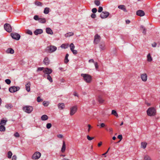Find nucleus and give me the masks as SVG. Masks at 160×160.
<instances>
[{"label":"nucleus","mask_w":160,"mask_h":160,"mask_svg":"<svg viewBox=\"0 0 160 160\" xmlns=\"http://www.w3.org/2000/svg\"><path fill=\"white\" fill-rule=\"evenodd\" d=\"M106 126V125L103 123H102L100 124V128H104V127Z\"/></svg>","instance_id":"51"},{"label":"nucleus","mask_w":160,"mask_h":160,"mask_svg":"<svg viewBox=\"0 0 160 160\" xmlns=\"http://www.w3.org/2000/svg\"><path fill=\"white\" fill-rule=\"evenodd\" d=\"M111 114L114 115L117 117H118V114L115 110H112V111Z\"/></svg>","instance_id":"33"},{"label":"nucleus","mask_w":160,"mask_h":160,"mask_svg":"<svg viewBox=\"0 0 160 160\" xmlns=\"http://www.w3.org/2000/svg\"><path fill=\"white\" fill-rule=\"evenodd\" d=\"M57 49V48L53 45L48 46L45 49V51L49 53H52L55 51Z\"/></svg>","instance_id":"3"},{"label":"nucleus","mask_w":160,"mask_h":160,"mask_svg":"<svg viewBox=\"0 0 160 160\" xmlns=\"http://www.w3.org/2000/svg\"><path fill=\"white\" fill-rule=\"evenodd\" d=\"M136 14L138 16L142 17L144 15L145 13L142 10H139L137 12Z\"/></svg>","instance_id":"14"},{"label":"nucleus","mask_w":160,"mask_h":160,"mask_svg":"<svg viewBox=\"0 0 160 160\" xmlns=\"http://www.w3.org/2000/svg\"><path fill=\"white\" fill-rule=\"evenodd\" d=\"M58 107L59 109L62 110L64 108L65 105L63 103H60L58 104Z\"/></svg>","instance_id":"19"},{"label":"nucleus","mask_w":160,"mask_h":160,"mask_svg":"<svg viewBox=\"0 0 160 160\" xmlns=\"http://www.w3.org/2000/svg\"><path fill=\"white\" fill-rule=\"evenodd\" d=\"M43 32V31L42 29H36L34 32V33L35 35H38V34H40Z\"/></svg>","instance_id":"17"},{"label":"nucleus","mask_w":160,"mask_h":160,"mask_svg":"<svg viewBox=\"0 0 160 160\" xmlns=\"http://www.w3.org/2000/svg\"><path fill=\"white\" fill-rule=\"evenodd\" d=\"M5 107L7 109H10L12 108V106L11 104H8L6 105Z\"/></svg>","instance_id":"43"},{"label":"nucleus","mask_w":160,"mask_h":160,"mask_svg":"<svg viewBox=\"0 0 160 160\" xmlns=\"http://www.w3.org/2000/svg\"><path fill=\"white\" fill-rule=\"evenodd\" d=\"M68 56H69V55L68 54H67L66 55V56H65V59H64V62L66 63H67L69 62V60L68 59Z\"/></svg>","instance_id":"30"},{"label":"nucleus","mask_w":160,"mask_h":160,"mask_svg":"<svg viewBox=\"0 0 160 160\" xmlns=\"http://www.w3.org/2000/svg\"><path fill=\"white\" fill-rule=\"evenodd\" d=\"M109 13L107 12H102L100 15V17L102 18H105L109 15Z\"/></svg>","instance_id":"10"},{"label":"nucleus","mask_w":160,"mask_h":160,"mask_svg":"<svg viewBox=\"0 0 160 160\" xmlns=\"http://www.w3.org/2000/svg\"><path fill=\"white\" fill-rule=\"evenodd\" d=\"M73 33L72 32H70L65 34V36L66 37H70L73 35Z\"/></svg>","instance_id":"34"},{"label":"nucleus","mask_w":160,"mask_h":160,"mask_svg":"<svg viewBox=\"0 0 160 160\" xmlns=\"http://www.w3.org/2000/svg\"><path fill=\"white\" fill-rule=\"evenodd\" d=\"M147 115L149 116H154L156 115L157 111L156 108L153 107L148 109L147 111Z\"/></svg>","instance_id":"1"},{"label":"nucleus","mask_w":160,"mask_h":160,"mask_svg":"<svg viewBox=\"0 0 160 160\" xmlns=\"http://www.w3.org/2000/svg\"><path fill=\"white\" fill-rule=\"evenodd\" d=\"M81 76L83 78L84 80L87 83H90L92 80V76L88 74L82 73Z\"/></svg>","instance_id":"2"},{"label":"nucleus","mask_w":160,"mask_h":160,"mask_svg":"<svg viewBox=\"0 0 160 160\" xmlns=\"http://www.w3.org/2000/svg\"><path fill=\"white\" fill-rule=\"evenodd\" d=\"M27 33L30 35H32V31L29 30H27Z\"/></svg>","instance_id":"49"},{"label":"nucleus","mask_w":160,"mask_h":160,"mask_svg":"<svg viewBox=\"0 0 160 160\" xmlns=\"http://www.w3.org/2000/svg\"><path fill=\"white\" fill-rule=\"evenodd\" d=\"M147 143L146 142H142L141 143V147L145 149L146 147Z\"/></svg>","instance_id":"29"},{"label":"nucleus","mask_w":160,"mask_h":160,"mask_svg":"<svg viewBox=\"0 0 160 160\" xmlns=\"http://www.w3.org/2000/svg\"><path fill=\"white\" fill-rule=\"evenodd\" d=\"M97 10L96 8H94L92 9V12L93 13H95L97 12Z\"/></svg>","instance_id":"55"},{"label":"nucleus","mask_w":160,"mask_h":160,"mask_svg":"<svg viewBox=\"0 0 160 160\" xmlns=\"http://www.w3.org/2000/svg\"><path fill=\"white\" fill-rule=\"evenodd\" d=\"M42 100L41 99L40 97H38L37 98V101L38 102H40Z\"/></svg>","instance_id":"53"},{"label":"nucleus","mask_w":160,"mask_h":160,"mask_svg":"<svg viewBox=\"0 0 160 160\" xmlns=\"http://www.w3.org/2000/svg\"><path fill=\"white\" fill-rule=\"evenodd\" d=\"M66 150V144L65 142L64 141H63L62 143V148L61 150V152H64Z\"/></svg>","instance_id":"20"},{"label":"nucleus","mask_w":160,"mask_h":160,"mask_svg":"<svg viewBox=\"0 0 160 160\" xmlns=\"http://www.w3.org/2000/svg\"><path fill=\"white\" fill-rule=\"evenodd\" d=\"M5 29L8 32H11L12 31V27L10 24L6 23L4 26Z\"/></svg>","instance_id":"9"},{"label":"nucleus","mask_w":160,"mask_h":160,"mask_svg":"<svg viewBox=\"0 0 160 160\" xmlns=\"http://www.w3.org/2000/svg\"><path fill=\"white\" fill-rule=\"evenodd\" d=\"M94 65H95L96 68V69H97L98 68V63L97 62H95Z\"/></svg>","instance_id":"61"},{"label":"nucleus","mask_w":160,"mask_h":160,"mask_svg":"<svg viewBox=\"0 0 160 160\" xmlns=\"http://www.w3.org/2000/svg\"><path fill=\"white\" fill-rule=\"evenodd\" d=\"M43 104L44 106H47L48 105L49 103L48 102L44 101L43 102Z\"/></svg>","instance_id":"47"},{"label":"nucleus","mask_w":160,"mask_h":160,"mask_svg":"<svg viewBox=\"0 0 160 160\" xmlns=\"http://www.w3.org/2000/svg\"><path fill=\"white\" fill-rule=\"evenodd\" d=\"M5 82L8 84H9L11 82V80L9 79H6L5 80Z\"/></svg>","instance_id":"45"},{"label":"nucleus","mask_w":160,"mask_h":160,"mask_svg":"<svg viewBox=\"0 0 160 160\" xmlns=\"http://www.w3.org/2000/svg\"><path fill=\"white\" fill-rule=\"evenodd\" d=\"M106 129L107 130H108L111 133L112 132L113 130L112 128H109L108 129L107 128H106Z\"/></svg>","instance_id":"59"},{"label":"nucleus","mask_w":160,"mask_h":160,"mask_svg":"<svg viewBox=\"0 0 160 160\" xmlns=\"http://www.w3.org/2000/svg\"><path fill=\"white\" fill-rule=\"evenodd\" d=\"M30 85L31 83L29 82H27L25 85L26 89L28 92H29L30 91Z\"/></svg>","instance_id":"15"},{"label":"nucleus","mask_w":160,"mask_h":160,"mask_svg":"<svg viewBox=\"0 0 160 160\" xmlns=\"http://www.w3.org/2000/svg\"><path fill=\"white\" fill-rule=\"evenodd\" d=\"M48 117L46 115H44L42 116L41 119L43 121H46L48 119Z\"/></svg>","instance_id":"26"},{"label":"nucleus","mask_w":160,"mask_h":160,"mask_svg":"<svg viewBox=\"0 0 160 160\" xmlns=\"http://www.w3.org/2000/svg\"><path fill=\"white\" fill-rule=\"evenodd\" d=\"M147 59L148 61L149 62H151L152 60V57L151 56L150 53H149L147 56Z\"/></svg>","instance_id":"25"},{"label":"nucleus","mask_w":160,"mask_h":160,"mask_svg":"<svg viewBox=\"0 0 160 160\" xmlns=\"http://www.w3.org/2000/svg\"><path fill=\"white\" fill-rule=\"evenodd\" d=\"M140 76L141 78L143 81L145 82L147 81L148 76L146 73H145L141 74Z\"/></svg>","instance_id":"13"},{"label":"nucleus","mask_w":160,"mask_h":160,"mask_svg":"<svg viewBox=\"0 0 160 160\" xmlns=\"http://www.w3.org/2000/svg\"><path fill=\"white\" fill-rule=\"evenodd\" d=\"M12 155V153L11 152L9 151L8 152V158H11Z\"/></svg>","instance_id":"42"},{"label":"nucleus","mask_w":160,"mask_h":160,"mask_svg":"<svg viewBox=\"0 0 160 160\" xmlns=\"http://www.w3.org/2000/svg\"><path fill=\"white\" fill-rule=\"evenodd\" d=\"M52 127V124L51 123H48L46 125V128L47 129H50Z\"/></svg>","instance_id":"44"},{"label":"nucleus","mask_w":160,"mask_h":160,"mask_svg":"<svg viewBox=\"0 0 160 160\" xmlns=\"http://www.w3.org/2000/svg\"><path fill=\"white\" fill-rule=\"evenodd\" d=\"M88 132H89L90 131V129L92 127H91V125L90 124H88Z\"/></svg>","instance_id":"63"},{"label":"nucleus","mask_w":160,"mask_h":160,"mask_svg":"<svg viewBox=\"0 0 160 160\" xmlns=\"http://www.w3.org/2000/svg\"><path fill=\"white\" fill-rule=\"evenodd\" d=\"M57 137L59 138H62L63 137V135L62 134H58L57 135Z\"/></svg>","instance_id":"64"},{"label":"nucleus","mask_w":160,"mask_h":160,"mask_svg":"<svg viewBox=\"0 0 160 160\" xmlns=\"http://www.w3.org/2000/svg\"><path fill=\"white\" fill-rule=\"evenodd\" d=\"M94 3L96 5L98 6L100 5V1L99 0H95Z\"/></svg>","instance_id":"38"},{"label":"nucleus","mask_w":160,"mask_h":160,"mask_svg":"<svg viewBox=\"0 0 160 160\" xmlns=\"http://www.w3.org/2000/svg\"><path fill=\"white\" fill-rule=\"evenodd\" d=\"M87 138L89 140H91L94 138V137H91L89 135H88Z\"/></svg>","instance_id":"52"},{"label":"nucleus","mask_w":160,"mask_h":160,"mask_svg":"<svg viewBox=\"0 0 160 160\" xmlns=\"http://www.w3.org/2000/svg\"><path fill=\"white\" fill-rule=\"evenodd\" d=\"M43 62L44 64L48 65L50 63V60L48 57H45L43 60Z\"/></svg>","instance_id":"16"},{"label":"nucleus","mask_w":160,"mask_h":160,"mask_svg":"<svg viewBox=\"0 0 160 160\" xmlns=\"http://www.w3.org/2000/svg\"><path fill=\"white\" fill-rule=\"evenodd\" d=\"M14 135L16 137H19V134L18 132L15 133Z\"/></svg>","instance_id":"56"},{"label":"nucleus","mask_w":160,"mask_h":160,"mask_svg":"<svg viewBox=\"0 0 160 160\" xmlns=\"http://www.w3.org/2000/svg\"><path fill=\"white\" fill-rule=\"evenodd\" d=\"M91 17L93 18H94L96 17V15L94 13H92L91 15Z\"/></svg>","instance_id":"58"},{"label":"nucleus","mask_w":160,"mask_h":160,"mask_svg":"<svg viewBox=\"0 0 160 160\" xmlns=\"http://www.w3.org/2000/svg\"><path fill=\"white\" fill-rule=\"evenodd\" d=\"M104 100L100 96H99L98 97V101L99 102V103H103L104 102Z\"/></svg>","instance_id":"31"},{"label":"nucleus","mask_w":160,"mask_h":160,"mask_svg":"<svg viewBox=\"0 0 160 160\" xmlns=\"http://www.w3.org/2000/svg\"><path fill=\"white\" fill-rule=\"evenodd\" d=\"M40 18H39V17L38 15H36L34 16L33 17V19L35 20H39Z\"/></svg>","instance_id":"46"},{"label":"nucleus","mask_w":160,"mask_h":160,"mask_svg":"<svg viewBox=\"0 0 160 160\" xmlns=\"http://www.w3.org/2000/svg\"><path fill=\"white\" fill-rule=\"evenodd\" d=\"M157 43L155 42H154L153 43H152V46L153 47H155L156 46Z\"/></svg>","instance_id":"62"},{"label":"nucleus","mask_w":160,"mask_h":160,"mask_svg":"<svg viewBox=\"0 0 160 160\" xmlns=\"http://www.w3.org/2000/svg\"><path fill=\"white\" fill-rule=\"evenodd\" d=\"M7 121V120L4 119L3 118L0 122V125H5L6 124Z\"/></svg>","instance_id":"24"},{"label":"nucleus","mask_w":160,"mask_h":160,"mask_svg":"<svg viewBox=\"0 0 160 160\" xmlns=\"http://www.w3.org/2000/svg\"><path fill=\"white\" fill-rule=\"evenodd\" d=\"M43 69V67H39L38 68V69H37V71L38 72L39 71H42Z\"/></svg>","instance_id":"50"},{"label":"nucleus","mask_w":160,"mask_h":160,"mask_svg":"<svg viewBox=\"0 0 160 160\" xmlns=\"http://www.w3.org/2000/svg\"><path fill=\"white\" fill-rule=\"evenodd\" d=\"M38 22L41 23H45L46 22V19L45 18H40L38 20Z\"/></svg>","instance_id":"28"},{"label":"nucleus","mask_w":160,"mask_h":160,"mask_svg":"<svg viewBox=\"0 0 160 160\" xmlns=\"http://www.w3.org/2000/svg\"><path fill=\"white\" fill-rule=\"evenodd\" d=\"M69 47L71 51H72V50H74L75 48L74 45L72 43L70 44Z\"/></svg>","instance_id":"36"},{"label":"nucleus","mask_w":160,"mask_h":160,"mask_svg":"<svg viewBox=\"0 0 160 160\" xmlns=\"http://www.w3.org/2000/svg\"><path fill=\"white\" fill-rule=\"evenodd\" d=\"M23 110L26 112L30 113L32 111L33 108L31 106H26L23 108Z\"/></svg>","instance_id":"4"},{"label":"nucleus","mask_w":160,"mask_h":160,"mask_svg":"<svg viewBox=\"0 0 160 160\" xmlns=\"http://www.w3.org/2000/svg\"><path fill=\"white\" fill-rule=\"evenodd\" d=\"M6 52L8 53H10L12 54L14 53V51L13 49L11 48H8L6 51Z\"/></svg>","instance_id":"21"},{"label":"nucleus","mask_w":160,"mask_h":160,"mask_svg":"<svg viewBox=\"0 0 160 160\" xmlns=\"http://www.w3.org/2000/svg\"><path fill=\"white\" fill-rule=\"evenodd\" d=\"M52 71L51 69L48 68H45L43 70V72L46 74H48V75H50L52 72Z\"/></svg>","instance_id":"11"},{"label":"nucleus","mask_w":160,"mask_h":160,"mask_svg":"<svg viewBox=\"0 0 160 160\" xmlns=\"http://www.w3.org/2000/svg\"><path fill=\"white\" fill-rule=\"evenodd\" d=\"M17 158V157L15 155H14L12 157V160H16Z\"/></svg>","instance_id":"60"},{"label":"nucleus","mask_w":160,"mask_h":160,"mask_svg":"<svg viewBox=\"0 0 160 160\" xmlns=\"http://www.w3.org/2000/svg\"><path fill=\"white\" fill-rule=\"evenodd\" d=\"M50 11V9L48 8H44L43 12L45 14H48Z\"/></svg>","instance_id":"27"},{"label":"nucleus","mask_w":160,"mask_h":160,"mask_svg":"<svg viewBox=\"0 0 160 160\" xmlns=\"http://www.w3.org/2000/svg\"><path fill=\"white\" fill-rule=\"evenodd\" d=\"M118 138L120 139V141H121L122 139V135H119L118 136Z\"/></svg>","instance_id":"57"},{"label":"nucleus","mask_w":160,"mask_h":160,"mask_svg":"<svg viewBox=\"0 0 160 160\" xmlns=\"http://www.w3.org/2000/svg\"><path fill=\"white\" fill-rule=\"evenodd\" d=\"M140 27L141 29H143V31L142 32V33L144 34H145L146 33V30L145 28H144V27L142 25Z\"/></svg>","instance_id":"40"},{"label":"nucleus","mask_w":160,"mask_h":160,"mask_svg":"<svg viewBox=\"0 0 160 160\" xmlns=\"http://www.w3.org/2000/svg\"><path fill=\"white\" fill-rule=\"evenodd\" d=\"M71 51L72 52V53L75 55L77 54L78 53L77 51L75 50H73L72 51Z\"/></svg>","instance_id":"54"},{"label":"nucleus","mask_w":160,"mask_h":160,"mask_svg":"<svg viewBox=\"0 0 160 160\" xmlns=\"http://www.w3.org/2000/svg\"><path fill=\"white\" fill-rule=\"evenodd\" d=\"M102 10H103L102 8V7L100 6V7H99L98 8V12H101L102 11Z\"/></svg>","instance_id":"48"},{"label":"nucleus","mask_w":160,"mask_h":160,"mask_svg":"<svg viewBox=\"0 0 160 160\" xmlns=\"http://www.w3.org/2000/svg\"><path fill=\"white\" fill-rule=\"evenodd\" d=\"M35 4L37 6H42V3L38 1H36L35 2Z\"/></svg>","instance_id":"39"},{"label":"nucleus","mask_w":160,"mask_h":160,"mask_svg":"<svg viewBox=\"0 0 160 160\" xmlns=\"http://www.w3.org/2000/svg\"><path fill=\"white\" fill-rule=\"evenodd\" d=\"M47 79L51 82H52V78L50 75H47Z\"/></svg>","instance_id":"41"},{"label":"nucleus","mask_w":160,"mask_h":160,"mask_svg":"<svg viewBox=\"0 0 160 160\" xmlns=\"http://www.w3.org/2000/svg\"><path fill=\"white\" fill-rule=\"evenodd\" d=\"M99 48L102 50H104L105 49V45L104 43H101L99 45Z\"/></svg>","instance_id":"23"},{"label":"nucleus","mask_w":160,"mask_h":160,"mask_svg":"<svg viewBox=\"0 0 160 160\" xmlns=\"http://www.w3.org/2000/svg\"><path fill=\"white\" fill-rule=\"evenodd\" d=\"M118 8L121 10H123L124 12H127V10L125 7L124 5H120L118 6Z\"/></svg>","instance_id":"22"},{"label":"nucleus","mask_w":160,"mask_h":160,"mask_svg":"<svg viewBox=\"0 0 160 160\" xmlns=\"http://www.w3.org/2000/svg\"><path fill=\"white\" fill-rule=\"evenodd\" d=\"M68 44H63L61 45V47L62 48L66 49L68 48Z\"/></svg>","instance_id":"32"},{"label":"nucleus","mask_w":160,"mask_h":160,"mask_svg":"<svg viewBox=\"0 0 160 160\" xmlns=\"http://www.w3.org/2000/svg\"><path fill=\"white\" fill-rule=\"evenodd\" d=\"M5 127L4 125H0V131L1 132H4L5 131Z\"/></svg>","instance_id":"35"},{"label":"nucleus","mask_w":160,"mask_h":160,"mask_svg":"<svg viewBox=\"0 0 160 160\" xmlns=\"http://www.w3.org/2000/svg\"><path fill=\"white\" fill-rule=\"evenodd\" d=\"M11 36L12 38L17 40H19L20 38V35L17 33H11Z\"/></svg>","instance_id":"6"},{"label":"nucleus","mask_w":160,"mask_h":160,"mask_svg":"<svg viewBox=\"0 0 160 160\" xmlns=\"http://www.w3.org/2000/svg\"><path fill=\"white\" fill-rule=\"evenodd\" d=\"M46 33L48 34L52 35L53 34L52 31L49 28H46Z\"/></svg>","instance_id":"18"},{"label":"nucleus","mask_w":160,"mask_h":160,"mask_svg":"<svg viewBox=\"0 0 160 160\" xmlns=\"http://www.w3.org/2000/svg\"><path fill=\"white\" fill-rule=\"evenodd\" d=\"M41 156V153L38 152H35L32 156V158L33 160L39 159Z\"/></svg>","instance_id":"8"},{"label":"nucleus","mask_w":160,"mask_h":160,"mask_svg":"<svg viewBox=\"0 0 160 160\" xmlns=\"http://www.w3.org/2000/svg\"><path fill=\"white\" fill-rule=\"evenodd\" d=\"M100 39V37L98 34L94 36V42L96 44H97Z\"/></svg>","instance_id":"12"},{"label":"nucleus","mask_w":160,"mask_h":160,"mask_svg":"<svg viewBox=\"0 0 160 160\" xmlns=\"http://www.w3.org/2000/svg\"><path fill=\"white\" fill-rule=\"evenodd\" d=\"M144 159L145 160H151L150 157L147 155H146L144 156Z\"/></svg>","instance_id":"37"},{"label":"nucleus","mask_w":160,"mask_h":160,"mask_svg":"<svg viewBox=\"0 0 160 160\" xmlns=\"http://www.w3.org/2000/svg\"><path fill=\"white\" fill-rule=\"evenodd\" d=\"M78 109L77 106L76 105L74 106L71 108L70 109V115L71 116L73 115L76 112Z\"/></svg>","instance_id":"5"},{"label":"nucleus","mask_w":160,"mask_h":160,"mask_svg":"<svg viewBox=\"0 0 160 160\" xmlns=\"http://www.w3.org/2000/svg\"><path fill=\"white\" fill-rule=\"evenodd\" d=\"M20 89L19 87L14 86L10 87L9 89L10 92L12 93L14 92L18 91Z\"/></svg>","instance_id":"7"}]
</instances>
